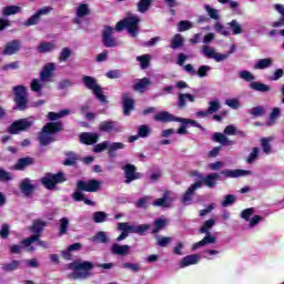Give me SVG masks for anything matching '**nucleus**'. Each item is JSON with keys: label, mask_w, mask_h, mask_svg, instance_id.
<instances>
[{"label": "nucleus", "mask_w": 284, "mask_h": 284, "mask_svg": "<svg viewBox=\"0 0 284 284\" xmlns=\"http://www.w3.org/2000/svg\"><path fill=\"white\" fill-rule=\"evenodd\" d=\"M122 108L124 116H130L134 112V99L130 97V93H122Z\"/></svg>", "instance_id": "14"}, {"label": "nucleus", "mask_w": 284, "mask_h": 284, "mask_svg": "<svg viewBox=\"0 0 284 284\" xmlns=\"http://www.w3.org/2000/svg\"><path fill=\"white\" fill-rule=\"evenodd\" d=\"M214 225H216V221L214 219L205 221L202 227L199 230L200 234H210V230H212Z\"/></svg>", "instance_id": "40"}, {"label": "nucleus", "mask_w": 284, "mask_h": 284, "mask_svg": "<svg viewBox=\"0 0 284 284\" xmlns=\"http://www.w3.org/2000/svg\"><path fill=\"white\" fill-rule=\"evenodd\" d=\"M219 110H221L220 101L214 100L209 103V108H207L209 114H214V113L219 112Z\"/></svg>", "instance_id": "57"}, {"label": "nucleus", "mask_w": 284, "mask_h": 284, "mask_svg": "<svg viewBox=\"0 0 284 284\" xmlns=\"http://www.w3.org/2000/svg\"><path fill=\"white\" fill-rule=\"evenodd\" d=\"M68 114H70V110L65 109V110H61L60 112H49L47 115V119H49V121H59V119H63V116H68Z\"/></svg>", "instance_id": "38"}, {"label": "nucleus", "mask_w": 284, "mask_h": 284, "mask_svg": "<svg viewBox=\"0 0 284 284\" xmlns=\"http://www.w3.org/2000/svg\"><path fill=\"white\" fill-rule=\"evenodd\" d=\"M124 172L125 181L124 183L130 184L132 181L141 179V173L136 172V166L134 164H126L122 168Z\"/></svg>", "instance_id": "13"}, {"label": "nucleus", "mask_w": 284, "mask_h": 284, "mask_svg": "<svg viewBox=\"0 0 284 284\" xmlns=\"http://www.w3.org/2000/svg\"><path fill=\"white\" fill-rule=\"evenodd\" d=\"M90 14V8L85 3H80L77 9V17L79 19H83V17H88Z\"/></svg>", "instance_id": "44"}, {"label": "nucleus", "mask_w": 284, "mask_h": 284, "mask_svg": "<svg viewBox=\"0 0 284 284\" xmlns=\"http://www.w3.org/2000/svg\"><path fill=\"white\" fill-rule=\"evenodd\" d=\"M210 70H212V67H210V65H201L197 69V72L195 74H197V77H200V79H203V78L207 77V72H210Z\"/></svg>", "instance_id": "62"}, {"label": "nucleus", "mask_w": 284, "mask_h": 284, "mask_svg": "<svg viewBox=\"0 0 284 284\" xmlns=\"http://www.w3.org/2000/svg\"><path fill=\"white\" fill-rule=\"evenodd\" d=\"M150 85H152V80L150 78H142L133 85V90L135 92H145Z\"/></svg>", "instance_id": "29"}, {"label": "nucleus", "mask_w": 284, "mask_h": 284, "mask_svg": "<svg viewBox=\"0 0 284 284\" xmlns=\"http://www.w3.org/2000/svg\"><path fill=\"white\" fill-rule=\"evenodd\" d=\"M138 136L140 139H146V136H150V126L146 124H142L138 128Z\"/></svg>", "instance_id": "55"}, {"label": "nucleus", "mask_w": 284, "mask_h": 284, "mask_svg": "<svg viewBox=\"0 0 284 284\" xmlns=\"http://www.w3.org/2000/svg\"><path fill=\"white\" fill-rule=\"evenodd\" d=\"M139 23H141V17L130 13L115 24V30L116 32H123V30H126L130 37L136 39V37H139V32H141Z\"/></svg>", "instance_id": "2"}, {"label": "nucleus", "mask_w": 284, "mask_h": 284, "mask_svg": "<svg viewBox=\"0 0 284 284\" xmlns=\"http://www.w3.org/2000/svg\"><path fill=\"white\" fill-rule=\"evenodd\" d=\"M213 141H215V143H221L222 145H227V143H230V140H227V136L219 132L213 134Z\"/></svg>", "instance_id": "52"}, {"label": "nucleus", "mask_w": 284, "mask_h": 284, "mask_svg": "<svg viewBox=\"0 0 284 284\" xmlns=\"http://www.w3.org/2000/svg\"><path fill=\"white\" fill-rule=\"evenodd\" d=\"M90 241L91 243L105 244L109 243L110 240L108 239V234H105V232L99 231L90 239Z\"/></svg>", "instance_id": "33"}, {"label": "nucleus", "mask_w": 284, "mask_h": 284, "mask_svg": "<svg viewBox=\"0 0 284 284\" xmlns=\"http://www.w3.org/2000/svg\"><path fill=\"white\" fill-rule=\"evenodd\" d=\"M193 24L190 20H181L178 23V32H187V30H192Z\"/></svg>", "instance_id": "47"}, {"label": "nucleus", "mask_w": 284, "mask_h": 284, "mask_svg": "<svg viewBox=\"0 0 284 284\" xmlns=\"http://www.w3.org/2000/svg\"><path fill=\"white\" fill-rule=\"evenodd\" d=\"M154 121H158L160 123H172V122L183 123V125H192V128H199V130H205L203 125L196 122V120L179 118L168 111H162L156 113L154 115Z\"/></svg>", "instance_id": "4"}, {"label": "nucleus", "mask_w": 284, "mask_h": 284, "mask_svg": "<svg viewBox=\"0 0 284 284\" xmlns=\"http://www.w3.org/2000/svg\"><path fill=\"white\" fill-rule=\"evenodd\" d=\"M201 261V255L191 254L184 256L180 262V267H190V265H196Z\"/></svg>", "instance_id": "26"}, {"label": "nucleus", "mask_w": 284, "mask_h": 284, "mask_svg": "<svg viewBox=\"0 0 284 284\" xmlns=\"http://www.w3.org/2000/svg\"><path fill=\"white\" fill-rule=\"evenodd\" d=\"M8 236H10V224L4 223L0 229V239L6 240Z\"/></svg>", "instance_id": "63"}, {"label": "nucleus", "mask_w": 284, "mask_h": 284, "mask_svg": "<svg viewBox=\"0 0 284 284\" xmlns=\"http://www.w3.org/2000/svg\"><path fill=\"white\" fill-rule=\"evenodd\" d=\"M214 30L217 34H222V37H230V31L221 22L214 24Z\"/></svg>", "instance_id": "54"}, {"label": "nucleus", "mask_w": 284, "mask_h": 284, "mask_svg": "<svg viewBox=\"0 0 284 284\" xmlns=\"http://www.w3.org/2000/svg\"><path fill=\"white\" fill-rule=\"evenodd\" d=\"M77 190L79 192H99L101 190V182L94 179L89 181L79 180L77 182Z\"/></svg>", "instance_id": "10"}, {"label": "nucleus", "mask_w": 284, "mask_h": 284, "mask_svg": "<svg viewBox=\"0 0 284 284\" xmlns=\"http://www.w3.org/2000/svg\"><path fill=\"white\" fill-rule=\"evenodd\" d=\"M108 215L103 211H97L93 213L94 223H105Z\"/></svg>", "instance_id": "50"}, {"label": "nucleus", "mask_w": 284, "mask_h": 284, "mask_svg": "<svg viewBox=\"0 0 284 284\" xmlns=\"http://www.w3.org/2000/svg\"><path fill=\"white\" fill-rule=\"evenodd\" d=\"M187 101H190V103H194V101H196V98L190 93L178 94V108H180V110H185V106L187 105Z\"/></svg>", "instance_id": "25"}, {"label": "nucleus", "mask_w": 284, "mask_h": 284, "mask_svg": "<svg viewBox=\"0 0 284 284\" xmlns=\"http://www.w3.org/2000/svg\"><path fill=\"white\" fill-rule=\"evenodd\" d=\"M21 51V40L14 39L7 42L2 54L4 57H12V54H18Z\"/></svg>", "instance_id": "15"}, {"label": "nucleus", "mask_w": 284, "mask_h": 284, "mask_svg": "<svg viewBox=\"0 0 284 284\" xmlns=\"http://www.w3.org/2000/svg\"><path fill=\"white\" fill-rule=\"evenodd\" d=\"M116 150H125V145L122 142H113L109 146V158L110 159H116Z\"/></svg>", "instance_id": "34"}, {"label": "nucleus", "mask_w": 284, "mask_h": 284, "mask_svg": "<svg viewBox=\"0 0 284 284\" xmlns=\"http://www.w3.org/2000/svg\"><path fill=\"white\" fill-rule=\"evenodd\" d=\"M250 88L255 90V92H270L271 90L270 85L256 81L251 82Z\"/></svg>", "instance_id": "39"}, {"label": "nucleus", "mask_w": 284, "mask_h": 284, "mask_svg": "<svg viewBox=\"0 0 284 284\" xmlns=\"http://www.w3.org/2000/svg\"><path fill=\"white\" fill-rule=\"evenodd\" d=\"M118 230L126 234H133L134 225H130L128 222H121L118 224Z\"/></svg>", "instance_id": "49"}, {"label": "nucleus", "mask_w": 284, "mask_h": 284, "mask_svg": "<svg viewBox=\"0 0 284 284\" xmlns=\"http://www.w3.org/2000/svg\"><path fill=\"white\" fill-rule=\"evenodd\" d=\"M272 63H274V60L272 58H265V59H260L255 65V70H265L267 68H272Z\"/></svg>", "instance_id": "36"}, {"label": "nucleus", "mask_w": 284, "mask_h": 284, "mask_svg": "<svg viewBox=\"0 0 284 284\" xmlns=\"http://www.w3.org/2000/svg\"><path fill=\"white\" fill-rule=\"evenodd\" d=\"M20 192H22V194H24V196L30 197L34 194V190H37V185L32 184V180H30L29 178H24L21 182H20Z\"/></svg>", "instance_id": "17"}, {"label": "nucleus", "mask_w": 284, "mask_h": 284, "mask_svg": "<svg viewBox=\"0 0 284 284\" xmlns=\"http://www.w3.org/2000/svg\"><path fill=\"white\" fill-rule=\"evenodd\" d=\"M227 26L231 28L232 34H243V27L239 23L237 20H231L227 22Z\"/></svg>", "instance_id": "41"}, {"label": "nucleus", "mask_w": 284, "mask_h": 284, "mask_svg": "<svg viewBox=\"0 0 284 284\" xmlns=\"http://www.w3.org/2000/svg\"><path fill=\"white\" fill-rule=\"evenodd\" d=\"M70 267L71 270H75V272L73 273V278L85 280L92 276L91 270H94V263L90 261H83V262L75 261L70 264Z\"/></svg>", "instance_id": "5"}, {"label": "nucleus", "mask_w": 284, "mask_h": 284, "mask_svg": "<svg viewBox=\"0 0 284 284\" xmlns=\"http://www.w3.org/2000/svg\"><path fill=\"white\" fill-rule=\"evenodd\" d=\"M55 68L57 65L54 64V62H49L44 64V67L40 71V80L48 81L52 77V74H54Z\"/></svg>", "instance_id": "23"}, {"label": "nucleus", "mask_w": 284, "mask_h": 284, "mask_svg": "<svg viewBox=\"0 0 284 284\" xmlns=\"http://www.w3.org/2000/svg\"><path fill=\"white\" fill-rule=\"evenodd\" d=\"M52 10H54L52 7H43L39 9L28 20L24 21L23 26H26V28H30V26H37V23L41 21V17H47L50 14V12H52Z\"/></svg>", "instance_id": "11"}, {"label": "nucleus", "mask_w": 284, "mask_h": 284, "mask_svg": "<svg viewBox=\"0 0 284 284\" xmlns=\"http://www.w3.org/2000/svg\"><path fill=\"white\" fill-rule=\"evenodd\" d=\"M34 125L33 121L28 119H19L13 121L7 129L8 134H21V132H26L30 130Z\"/></svg>", "instance_id": "9"}, {"label": "nucleus", "mask_w": 284, "mask_h": 284, "mask_svg": "<svg viewBox=\"0 0 284 284\" xmlns=\"http://www.w3.org/2000/svg\"><path fill=\"white\" fill-rule=\"evenodd\" d=\"M70 57H72V50L68 47L63 48L60 52V55H59V61L61 63L68 61V59H70Z\"/></svg>", "instance_id": "48"}, {"label": "nucleus", "mask_w": 284, "mask_h": 284, "mask_svg": "<svg viewBox=\"0 0 284 284\" xmlns=\"http://www.w3.org/2000/svg\"><path fill=\"white\" fill-rule=\"evenodd\" d=\"M82 83L88 90L93 92L98 101H101V103H108V98L103 94V89L101 85L97 83V79L90 75H84L82 78Z\"/></svg>", "instance_id": "7"}, {"label": "nucleus", "mask_w": 284, "mask_h": 284, "mask_svg": "<svg viewBox=\"0 0 284 284\" xmlns=\"http://www.w3.org/2000/svg\"><path fill=\"white\" fill-rule=\"evenodd\" d=\"M274 9L282 17L277 21L272 22V28H281L282 26H284V6L276 3L274 4Z\"/></svg>", "instance_id": "31"}, {"label": "nucleus", "mask_w": 284, "mask_h": 284, "mask_svg": "<svg viewBox=\"0 0 284 284\" xmlns=\"http://www.w3.org/2000/svg\"><path fill=\"white\" fill-rule=\"evenodd\" d=\"M54 50H57V44H54V42H40L37 48V51L40 54H48V52H52Z\"/></svg>", "instance_id": "30"}, {"label": "nucleus", "mask_w": 284, "mask_h": 284, "mask_svg": "<svg viewBox=\"0 0 284 284\" xmlns=\"http://www.w3.org/2000/svg\"><path fill=\"white\" fill-rule=\"evenodd\" d=\"M219 176V173H210L206 174L202 180L197 181L196 183H201V186L206 185V187L213 189L216 187V181Z\"/></svg>", "instance_id": "24"}, {"label": "nucleus", "mask_w": 284, "mask_h": 284, "mask_svg": "<svg viewBox=\"0 0 284 284\" xmlns=\"http://www.w3.org/2000/svg\"><path fill=\"white\" fill-rule=\"evenodd\" d=\"M99 131L100 132H121V130L119 129V122L114 120L102 121L99 124Z\"/></svg>", "instance_id": "19"}, {"label": "nucleus", "mask_w": 284, "mask_h": 284, "mask_svg": "<svg viewBox=\"0 0 284 284\" xmlns=\"http://www.w3.org/2000/svg\"><path fill=\"white\" fill-rule=\"evenodd\" d=\"M236 203V195L227 194L224 196V201L221 203L222 207H230V205Z\"/></svg>", "instance_id": "58"}, {"label": "nucleus", "mask_w": 284, "mask_h": 284, "mask_svg": "<svg viewBox=\"0 0 284 284\" xmlns=\"http://www.w3.org/2000/svg\"><path fill=\"white\" fill-rule=\"evenodd\" d=\"M205 236L200 241L192 245V250L196 251L199 247H205V245H212L216 243V237L212 235V233H204Z\"/></svg>", "instance_id": "22"}, {"label": "nucleus", "mask_w": 284, "mask_h": 284, "mask_svg": "<svg viewBox=\"0 0 284 284\" xmlns=\"http://www.w3.org/2000/svg\"><path fill=\"white\" fill-rule=\"evenodd\" d=\"M19 265H21V262L13 260L10 263L2 264V270L3 272H14L16 270H19Z\"/></svg>", "instance_id": "43"}, {"label": "nucleus", "mask_w": 284, "mask_h": 284, "mask_svg": "<svg viewBox=\"0 0 284 284\" xmlns=\"http://www.w3.org/2000/svg\"><path fill=\"white\" fill-rule=\"evenodd\" d=\"M13 94L16 103L13 110H19L20 112L28 110V88L23 84L16 85L13 87Z\"/></svg>", "instance_id": "6"}, {"label": "nucleus", "mask_w": 284, "mask_h": 284, "mask_svg": "<svg viewBox=\"0 0 284 284\" xmlns=\"http://www.w3.org/2000/svg\"><path fill=\"white\" fill-rule=\"evenodd\" d=\"M240 79H243L244 81H254V74L250 71H241L240 72Z\"/></svg>", "instance_id": "64"}, {"label": "nucleus", "mask_w": 284, "mask_h": 284, "mask_svg": "<svg viewBox=\"0 0 284 284\" xmlns=\"http://www.w3.org/2000/svg\"><path fill=\"white\" fill-rule=\"evenodd\" d=\"M152 7V0H140L138 2V12H141V14H145L148 10Z\"/></svg>", "instance_id": "42"}, {"label": "nucleus", "mask_w": 284, "mask_h": 284, "mask_svg": "<svg viewBox=\"0 0 284 284\" xmlns=\"http://www.w3.org/2000/svg\"><path fill=\"white\" fill-rule=\"evenodd\" d=\"M252 116H263L265 114V109L262 105L254 106L248 112Z\"/></svg>", "instance_id": "61"}, {"label": "nucleus", "mask_w": 284, "mask_h": 284, "mask_svg": "<svg viewBox=\"0 0 284 284\" xmlns=\"http://www.w3.org/2000/svg\"><path fill=\"white\" fill-rule=\"evenodd\" d=\"M21 11V7L19 6H7L2 9V16L12 17V14H19Z\"/></svg>", "instance_id": "37"}, {"label": "nucleus", "mask_w": 284, "mask_h": 284, "mask_svg": "<svg viewBox=\"0 0 284 284\" xmlns=\"http://www.w3.org/2000/svg\"><path fill=\"white\" fill-rule=\"evenodd\" d=\"M109 146H110V141H104L102 143L95 144L93 146V152L95 154H101V152H103L104 150H108Z\"/></svg>", "instance_id": "60"}, {"label": "nucleus", "mask_w": 284, "mask_h": 284, "mask_svg": "<svg viewBox=\"0 0 284 284\" xmlns=\"http://www.w3.org/2000/svg\"><path fill=\"white\" fill-rule=\"evenodd\" d=\"M152 205H154V207H168V192H165L162 197L155 200Z\"/></svg>", "instance_id": "53"}, {"label": "nucleus", "mask_w": 284, "mask_h": 284, "mask_svg": "<svg viewBox=\"0 0 284 284\" xmlns=\"http://www.w3.org/2000/svg\"><path fill=\"white\" fill-rule=\"evenodd\" d=\"M258 152H261V148H253L252 152L248 154L246 159V163L252 164L256 159H258Z\"/></svg>", "instance_id": "56"}, {"label": "nucleus", "mask_w": 284, "mask_h": 284, "mask_svg": "<svg viewBox=\"0 0 284 284\" xmlns=\"http://www.w3.org/2000/svg\"><path fill=\"white\" fill-rule=\"evenodd\" d=\"M130 252V245H120V244H112L111 245V254L116 256H126Z\"/></svg>", "instance_id": "27"}, {"label": "nucleus", "mask_w": 284, "mask_h": 284, "mask_svg": "<svg viewBox=\"0 0 284 284\" xmlns=\"http://www.w3.org/2000/svg\"><path fill=\"white\" fill-rule=\"evenodd\" d=\"M220 174H222V176H226V179H239L241 176H251L252 171L242 169L223 170Z\"/></svg>", "instance_id": "16"}, {"label": "nucleus", "mask_w": 284, "mask_h": 284, "mask_svg": "<svg viewBox=\"0 0 284 284\" xmlns=\"http://www.w3.org/2000/svg\"><path fill=\"white\" fill-rule=\"evenodd\" d=\"M165 225H168V220L165 219H156L153 222V230L151 234H159L161 230H165Z\"/></svg>", "instance_id": "35"}, {"label": "nucleus", "mask_w": 284, "mask_h": 284, "mask_svg": "<svg viewBox=\"0 0 284 284\" xmlns=\"http://www.w3.org/2000/svg\"><path fill=\"white\" fill-rule=\"evenodd\" d=\"M80 143L82 145H94L95 143L99 142V133L94 132H82L80 133Z\"/></svg>", "instance_id": "18"}, {"label": "nucleus", "mask_w": 284, "mask_h": 284, "mask_svg": "<svg viewBox=\"0 0 284 284\" xmlns=\"http://www.w3.org/2000/svg\"><path fill=\"white\" fill-rule=\"evenodd\" d=\"M185 45V39L180 33L173 36L171 40V48L172 50H179V48H183Z\"/></svg>", "instance_id": "32"}, {"label": "nucleus", "mask_w": 284, "mask_h": 284, "mask_svg": "<svg viewBox=\"0 0 284 284\" xmlns=\"http://www.w3.org/2000/svg\"><path fill=\"white\" fill-rule=\"evenodd\" d=\"M70 225V220L68 217H62L60 220V236L68 234V226Z\"/></svg>", "instance_id": "59"}, {"label": "nucleus", "mask_w": 284, "mask_h": 284, "mask_svg": "<svg viewBox=\"0 0 284 284\" xmlns=\"http://www.w3.org/2000/svg\"><path fill=\"white\" fill-rule=\"evenodd\" d=\"M152 225L150 224H140V225H133V234H139V236H145V232L150 230Z\"/></svg>", "instance_id": "45"}, {"label": "nucleus", "mask_w": 284, "mask_h": 284, "mask_svg": "<svg viewBox=\"0 0 284 284\" xmlns=\"http://www.w3.org/2000/svg\"><path fill=\"white\" fill-rule=\"evenodd\" d=\"M150 54H143V55H139L136 58V61H140V65L142 70H148V68H150Z\"/></svg>", "instance_id": "46"}, {"label": "nucleus", "mask_w": 284, "mask_h": 284, "mask_svg": "<svg viewBox=\"0 0 284 284\" xmlns=\"http://www.w3.org/2000/svg\"><path fill=\"white\" fill-rule=\"evenodd\" d=\"M201 187V182H195L189 186V189L182 195V203H190L192 201V196L196 194V191Z\"/></svg>", "instance_id": "21"}, {"label": "nucleus", "mask_w": 284, "mask_h": 284, "mask_svg": "<svg viewBox=\"0 0 284 284\" xmlns=\"http://www.w3.org/2000/svg\"><path fill=\"white\" fill-rule=\"evenodd\" d=\"M47 225L48 223L45 221L34 220L32 225L29 226V231L32 232L33 235L21 241V245H23V247H29L28 252H34V246L30 245H32V243H36V241H39V239H41L43 230H45Z\"/></svg>", "instance_id": "3"}, {"label": "nucleus", "mask_w": 284, "mask_h": 284, "mask_svg": "<svg viewBox=\"0 0 284 284\" xmlns=\"http://www.w3.org/2000/svg\"><path fill=\"white\" fill-rule=\"evenodd\" d=\"M270 141H272V139L270 138H262L261 140V145L264 154H270L272 152V144H270Z\"/></svg>", "instance_id": "51"}, {"label": "nucleus", "mask_w": 284, "mask_h": 284, "mask_svg": "<svg viewBox=\"0 0 284 284\" xmlns=\"http://www.w3.org/2000/svg\"><path fill=\"white\" fill-rule=\"evenodd\" d=\"M41 184L47 189V190H54L59 183H65L68 179L65 178L64 172H58L55 174L53 173H45L43 178H41Z\"/></svg>", "instance_id": "8"}, {"label": "nucleus", "mask_w": 284, "mask_h": 284, "mask_svg": "<svg viewBox=\"0 0 284 284\" xmlns=\"http://www.w3.org/2000/svg\"><path fill=\"white\" fill-rule=\"evenodd\" d=\"M64 156H67V159L63 160L62 165H65L67 168H74V165L81 161V155L74 151L64 153Z\"/></svg>", "instance_id": "20"}, {"label": "nucleus", "mask_w": 284, "mask_h": 284, "mask_svg": "<svg viewBox=\"0 0 284 284\" xmlns=\"http://www.w3.org/2000/svg\"><path fill=\"white\" fill-rule=\"evenodd\" d=\"M29 165H34V158H21L18 160V162L14 164L13 170H26V168H29Z\"/></svg>", "instance_id": "28"}, {"label": "nucleus", "mask_w": 284, "mask_h": 284, "mask_svg": "<svg viewBox=\"0 0 284 284\" xmlns=\"http://www.w3.org/2000/svg\"><path fill=\"white\" fill-rule=\"evenodd\" d=\"M114 33V29L110 26H105L102 31V43L104 48H116V39L112 36Z\"/></svg>", "instance_id": "12"}, {"label": "nucleus", "mask_w": 284, "mask_h": 284, "mask_svg": "<svg viewBox=\"0 0 284 284\" xmlns=\"http://www.w3.org/2000/svg\"><path fill=\"white\" fill-rule=\"evenodd\" d=\"M63 132V122H47L38 133V141L42 148H47L57 141V134Z\"/></svg>", "instance_id": "1"}]
</instances>
